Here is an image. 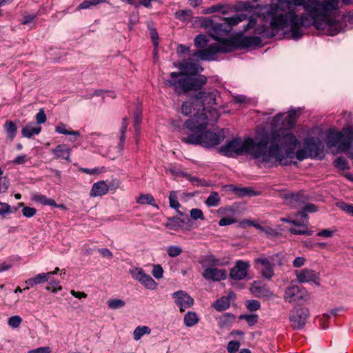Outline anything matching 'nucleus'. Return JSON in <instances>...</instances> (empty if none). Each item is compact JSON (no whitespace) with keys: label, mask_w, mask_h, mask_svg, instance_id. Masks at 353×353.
<instances>
[{"label":"nucleus","mask_w":353,"mask_h":353,"mask_svg":"<svg viewBox=\"0 0 353 353\" xmlns=\"http://www.w3.org/2000/svg\"><path fill=\"white\" fill-rule=\"evenodd\" d=\"M219 52H230L227 39H222L220 42L212 43L205 49L196 50L191 55L194 57H198L201 60L210 61L214 59L215 55Z\"/></svg>","instance_id":"obj_10"},{"label":"nucleus","mask_w":353,"mask_h":353,"mask_svg":"<svg viewBox=\"0 0 353 353\" xmlns=\"http://www.w3.org/2000/svg\"><path fill=\"white\" fill-rule=\"evenodd\" d=\"M253 6L251 3L248 1H238L234 5V9L236 11H244L252 9Z\"/></svg>","instance_id":"obj_52"},{"label":"nucleus","mask_w":353,"mask_h":353,"mask_svg":"<svg viewBox=\"0 0 353 353\" xmlns=\"http://www.w3.org/2000/svg\"><path fill=\"white\" fill-rule=\"evenodd\" d=\"M22 319L17 315L12 316L9 318L8 323L12 328H17L20 326Z\"/></svg>","instance_id":"obj_56"},{"label":"nucleus","mask_w":353,"mask_h":353,"mask_svg":"<svg viewBox=\"0 0 353 353\" xmlns=\"http://www.w3.org/2000/svg\"><path fill=\"white\" fill-rule=\"evenodd\" d=\"M240 319H245L250 326L254 325L258 319L257 315L255 314H245L239 316Z\"/></svg>","instance_id":"obj_58"},{"label":"nucleus","mask_w":353,"mask_h":353,"mask_svg":"<svg viewBox=\"0 0 353 353\" xmlns=\"http://www.w3.org/2000/svg\"><path fill=\"white\" fill-rule=\"evenodd\" d=\"M152 274L154 278L157 279H160L163 277V270L161 265H154L153 267V270L152 271Z\"/></svg>","instance_id":"obj_60"},{"label":"nucleus","mask_w":353,"mask_h":353,"mask_svg":"<svg viewBox=\"0 0 353 353\" xmlns=\"http://www.w3.org/2000/svg\"><path fill=\"white\" fill-rule=\"evenodd\" d=\"M23 215L26 217L30 218L37 213V210L31 207H24L22 210Z\"/></svg>","instance_id":"obj_63"},{"label":"nucleus","mask_w":353,"mask_h":353,"mask_svg":"<svg viewBox=\"0 0 353 353\" xmlns=\"http://www.w3.org/2000/svg\"><path fill=\"white\" fill-rule=\"evenodd\" d=\"M220 197L216 192H212L205 201L208 207H216L220 204Z\"/></svg>","instance_id":"obj_37"},{"label":"nucleus","mask_w":353,"mask_h":353,"mask_svg":"<svg viewBox=\"0 0 353 353\" xmlns=\"http://www.w3.org/2000/svg\"><path fill=\"white\" fill-rule=\"evenodd\" d=\"M300 144V141L292 133L282 132L274 137L269 148L268 154L283 165H289L294 158L302 161L308 158H321L323 156V147L314 138L306 139L303 147L296 151Z\"/></svg>","instance_id":"obj_2"},{"label":"nucleus","mask_w":353,"mask_h":353,"mask_svg":"<svg viewBox=\"0 0 353 353\" xmlns=\"http://www.w3.org/2000/svg\"><path fill=\"white\" fill-rule=\"evenodd\" d=\"M192 12L190 10H182L175 12V17L182 21H189L192 17Z\"/></svg>","instance_id":"obj_48"},{"label":"nucleus","mask_w":353,"mask_h":353,"mask_svg":"<svg viewBox=\"0 0 353 353\" xmlns=\"http://www.w3.org/2000/svg\"><path fill=\"white\" fill-rule=\"evenodd\" d=\"M246 307L251 312L256 311L260 307V303L256 300H249L247 301Z\"/></svg>","instance_id":"obj_62"},{"label":"nucleus","mask_w":353,"mask_h":353,"mask_svg":"<svg viewBox=\"0 0 353 353\" xmlns=\"http://www.w3.org/2000/svg\"><path fill=\"white\" fill-rule=\"evenodd\" d=\"M167 253L170 257H176L182 253V249L179 246L170 245L167 248Z\"/></svg>","instance_id":"obj_55"},{"label":"nucleus","mask_w":353,"mask_h":353,"mask_svg":"<svg viewBox=\"0 0 353 353\" xmlns=\"http://www.w3.org/2000/svg\"><path fill=\"white\" fill-rule=\"evenodd\" d=\"M3 128L7 134V137L9 139L12 141L17 132V128L16 124L12 121H6L3 125Z\"/></svg>","instance_id":"obj_29"},{"label":"nucleus","mask_w":353,"mask_h":353,"mask_svg":"<svg viewBox=\"0 0 353 353\" xmlns=\"http://www.w3.org/2000/svg\"><path fill=\"white\" fill-rule=\"evenodd\" d=\"M169 203H170V207L173 209H175L179 214L183 215V213L179 210L181 204L179 203V202L178 201L176 192L171 191L170 192Z\"/></svg>","instance_id":"obj_32"},{"label":"nucleus","mask_w":353,"mask_h":353,"mask_svg":"<svg viewBox=\"0 0 353 353\" xmlns=\"http://www.w3.org/2000/svg\"><path fill=\"white\" fill-rule=\"evenodd\" d=\"M227 43L230 48V52H231L235 50L259 47L261 44V39L256 36L245 37L243 36V32H241L230 39H227Z\"/></svg>","instance_id":"obj_9"},{"label":"nucleus","mask_w":353,"mask_h":353,"mask_svg":"<svg viewBox=\"0 0 353 353\" xmlns=\"http://www.w3.org/2000/svg\"><path fill=\"white\" fill-rule=\"evenodd\" d=\"M175 67H177L180 72H173L170 74V79L179 80L181 77H190L196 74L198 72V65L190 60H184L182 62L174 63Z\"/></svg>","instance_id":"obj_15"},{"label":"nucleus","mask_w":353,"mask_h":353,"mask_svg":"<svg viewBox=\"0 0 353 353\" xmlns=\"http://www.w3.org/2000/svg\"><path fill=\"white\" fill-rule=\"evenodd\" d=\"M228 8V6L225 4L222 3H218L216 5H213L210 7L206 8L203 10V13L208 14H212L216 12H221L223 14L226 13L225 10H223V9Z\"/></svg>","instance_id":"obj_38"},{"label":"nucleus","mask_w":353,"mask_h":353,"mask_svg":"<svg viewBox=\"0 0 353 353\" xmlns=\"http://www.w3.org/2000/svg\"><path fill=\"white\" fill-rule=\"evenodd\" d=\"M205 129L190 131L191 133L188 134L187 137H182L181 141L188 144L201 145L205 148H212L219 145L223 140V133L210 131L203 132V130Z\"/></svg>","instance_id":"obj_6"},{"label":"nucleus","mask_w":353,"mask_h":353,"mask_svg":"<svg viewBox=\"0 0 353 353\" xmlns=\"http://www.w3.org/2000/svg\"><path fill=\"white\" fill-rule=\"evenodd\" d=\"M290 2L292 8L303 6L307 13L299 17L294 10L285 16L276 17L272 24L283 26L288 21L291 22V36L293 39H299L303 36V27L312 26L318 30H326L330 36L340 32V21L329 17L332 12L339 10L340 0H290ZM343 2L347 4V0H343Z\"/></svg>","instance_id":"obj_1"},{"label":"nucleus","mask_w":353,"mask_h":353,"mask_svg":"<svg viewBox=\"0 0 353 353\" xmlns=\"http://www.w3.org/2000/svg\"><path fill=\"white\" fill-rule=\"evenodd\" d=\"M51 348L48 346L40 347L34 350H31L28 353H50Z\"/></svg>","instance_id":"obj_64"},{"label":"nucleus","mask_w":353,"mask_h":353,"mask_svg":"<svg viewBox=\"0 0 353 353\" xmlns=\"http://www.w3.org/2000/svg\"><path fill=\"white\" fill-rule=\"evenodd\" d=\"M130 273L132 277L134 279L138 281L139 282H140L141 280L143 279L144 276L145 275V272L141 268H134L130 270Z\"/></svg>","instance_id":"obj_49"},{"label":"nucleus","mask_w":353,"mask_h":353,"mask_svg":"<svg viewBox=\"0 0 353 353\" xmlns=\"http://www.w3.org/2000/svg\"><path fill=\"white\" fill-rule=\"evenodd\" d=\"M249 268V262L241 260L237 261L234 266L230 270V278L236 281L244 279L248 276Z\"/></svg>","instance_id":"obj_17"},{"label":"nucleus","mask_w":353,"mask_h":353,"mask_svg":"<svg viewBox=\"0 0 353 353\" xmlns=\"http://www.w3.org/2000/svg\"><path fill=\"white\" fill-rule=\"evenodd\" d=\"M151 332L150 328L148 326H139L137 327L133 332L134 339L136 341L139 340L144 334H149Z\"/></svg>","instance_id":"obj_43"},{"label":"nucleus","mask_w":353,"mask_h":353,"mask_svg":"<svg viewBox=\"0 0 353 353\" xmlns=\"http://www.w3.org/2000/svg\"><path fill=\"white\" fill-rule=\"evenodd\" d=\"M70 148L65 144L58 145L55 148L52 149V153L55 156L56 159H65L70 162Z\"/></svg>","instance_id":"obj_21"},{"label":"nucleus","mask_w":353,"mask_h":353,"mask_svg":"<svg viewBox=\"0 0 353 353\" xmlns=\"http://www.w3.org/2000/svg\"><path fill=\"white\" fill-rule=\"evenodd\" d=\"M336 205L342 211L346 212L350 216H353V204H349L343 201H339Z\"/></svg>","instance_id":"obj_51"},{"label":"nucleus","mask_w":353,"mask_h":353,"mask_svg":"<svg viewBox=\"0 0 353 353\" xmlns=\"http://www.w3.org/2000/svg\"><path fill=\"white\" fill-rule=\"evenodd\" d=\"M289 203L295 208H300L308 201V198L303 192L292 194L287 198Z\"/></svg>","instance_id":"obj_22"},{"label":"nucleus","mask_w":353,"mask_h":353,"mask_svg":"<svg viewBox=\"0 0 353 353\" xmlns=\"http://www.w3.org/2000/svg\"><path fill=\"white\" fill-rule=\"evenodd\" d=\"M251 293L257 297L263 296L264 288L261 285V282L254 281L252 286L250 288Z\"/></svg>","instance_id":"obj_39"},{"label":"nucleus","mask_w":353,"mask_h":353,"mask_svg":"<svg viewBox=\"0 0 353 353\" xmlns=\"http://www.w3.org/2000/svg\"><path fill=\"white\" fill-rule=\"evenodd\" d=\"M141 122V112L137 110L134 113V128L135 130L136 134H139L140 133V125Z\"/></svg>","instance_id":"obj_54"},{"label":"nucleus","mask_w":353,"mask_h":353,"mask_svg":"<svg viewBox=\"0 0 353 353\" xmlns=\"http://www.w3.org/2000/svg\"><path fill=\"white\" fill-rule=\"evenodd\" d=\"M203 264L209 267H215L220 265V261L212 254L206 255L203 260Z\"/></svg>","instance_id":"obj_47"},{"label":"nucleus","mask_w":353,"mask_h":353,"mask_svg":"<svg viewBox=\"0 0 353 353\" xmlns=\"http://www.w3.org/2000/svg\"><path fill=\"white\" fill-rule=\"evenodd\" d=\"M202 25L208 29L209 34L214 40L220 42L222 39H225L221 37L227 35L230 32V27L223 21L221 23L215 22L212 19H205Z\"/></svg>","instance_id":"obj_12"},{"label":"nucleus","mask_w":353,"mask_h":353,"mask_svg":"<svg viewBox=\"0 0 353 353\" xmlns=\"http://www.w3.org/2000/svg\"><path fill=\"white\" fill-rule=\"evenodd\" d=\"M139 283L144 285L145 288L150 290H154L157 287V283L155 281L147 274H145L143 279H142Z\"/></svg>","instance_id":"obj_40"},{"label":"nucleus","mask_w":353,"mask_h":353,"mask_svg":"<svg viewBox=\"0 0 353 353\" xmlns=\"http://www.w3.org/2000/svg\"><path fill=\"white\" fill-rule=\"evenodd\" d=\"M297 281L301 283L313 282L319 285V278L312 270L305 268L294 272Z\"/></svg>","instance_id":"obj_19"},{"label":"nucleus","mask_w":353,"mask_h":353,"mask_svg":"<svg viewBox=\"0 0 353 353\" xmlns=\"http://www.w3.org/2000/svg\"><path fill=\"white\" fill-rule=\"evenodd\" d=\"M65 125L63 123H61L59 125L55 127V131L59 134H63L65 135H74L75 136L73 141L77 139V137L80 135L79 131H73V130H68L65 129Z\"/></svg>","instance_id":"obj_41"},{"label":"nucleus","mask_w":353,"mask_h":353,"mask_svg":"<svg viewBox=\"0 0 353 353\" xmlns=\"http://www.w3.org/2000/svg\"><path fill=\"white\" fill-rule=\"evenodd\" d=\"M32 199L38 203H41L44 205L57 206L56 201L52 199H49L45 195L42 194H34Z\"/></svg>","instance_id":"obj_36"},{"label":"nucleus","mask_w":353,"mask_h":353,"mask_svg":"<svg viewBox=\"0 0 353 353\" xmlns=\"http://www.w3.org/2000/svg\"><path fill=\"white\" fill-rule=\"evenodd\" d=\"M107 0H85L79 4L77 9H88L92 6H97L101 3L106 2Z\"/></svg>","instance_id":"obj_46"},{"label":"nucleus","mask_w":353,"mask_h":353,"mask_svg":"<svg viewBox=\"0 0 353 353\" xmlns=\"http://www.w3.org/2000/svg\"><path fill=\"white\" fill-rule=\"evenodd\" d=\"M190 216L194 220H205V216L202 210L198 208H193L190 210Z\"/></svg>","instance_id":"obj_57"},{"label":"nucleus","mask_w":353,"mask_h":353,"mask_svg":"<svg viewBox=\"0 0 353 353\" xmlns=\"http://www.w3.org/2000/svg\"><path fill=\"white\" fill-rule=\"evenodd\" d=\"M197 103L194 97H191L189 100L185 101L181 106V112L185 116H191L193 117L187 120L185 123V127L189 131L195 130H202L206 128L207 125L216 123L221 115L217 109H211L208 110V116L202 113L201 110H198Z\"/></svg>","instance_id":"obj_4"},{"label":"nucleus","mask_w":353,"mask_h":353,"mask_svg":"<svg viewBox=\"0 0 353 353\" xmlns=\"http://www.w3.org/2000/svg\"><path fill=\"white\" fill-rule=\"evenodd\" d=\"M49 277L47 273H41L36 275L34 277L28 279L26 283L30 287L43 283L48 281Z\"/></svg>","instance_id":"obj_30"},{"label":"nucleus","mask_w":353,"mask_h":353,"mask_svg":"<svg viewBox=\"0 0 353 353\" xmlns=\"http://www.w3.org/2000/svg\"><path fill=\"white\" fill-rule=\"evenodd\" d=\"M137 202L139 204H149L157 209L159 208V206L155 203L154 197L150 194H141L137 199Z\"/></svg>","instance_id":"obj_35"},{"label":"nucleus","mask_w":353,"mask_h":353,"mask_svg":"<svg viewBox=\"0 0 353 353\" xmlns=\"http://www.w3.org/2000/svg\"><path fill=\"white\" fill-rule=\"evenodd\" d=\"M181 223L180 225V228L184 230H190L192 229V222L191 219L186 215L185 218L181 219Z\"/></svg>","instance_id":"obj_61"},{"label":"nucleus","mask_w":353,"mask_h":353,"mask_svg":"<svg viewBox=\"0 0 353 353\" xmlns=\"http://www.w3.org/2000/svg\"><path fill=\"white\" fill-rule=\"evenodd\" d=\"M272 261L266 259V279H271L274 275L273 268L276 265H281L282 259L281 254H276L274 257L270 259Z\"/></svg>","instance_id":"obj_24"},{"label":"nucleus","mask_w":353,"mask_h":353,"mask_svg":"<svg viewBox=\"0 0 353 353\" xmlns=\"http://www.w3.org/2000/svg\"><path fill=\"white\" fill-rule=\"evenodd\" d=\"M283 299L288 303L307 301L310 299V294L302 285L292 284L286 288Z\"/></svg>","instance_id":"obj_13"},{"label":"nucleus","mask_w":353,"mask_h":353,"mask_svg":"<svg viewBox=\"0 0 353 353\" xmlns=\"http://www.w3.org/2000/svg\"><path fill=\"white\" fill-rule=\"evenodd\" d=\"M108 190V185L104 181H101L92 185L90 195L92 197L101 196L107 194Z\"/></svg>","instance_id":"obj_23"},{"label":"nucleus","mask_w":353,"mask_h":353,"mask_svg":"<svg viewBox=\"0 0 353 353\" xmlns=\"http://www.w3.org/2000/svg\"><path fill=\"white\" fill-rule=\"evenodd\" d=\"M256 18H260L262 19V21L265 20V14H262L261 15H259L256 13H254L252 14L248 24L245 26L243 32H246L250 29H252L255 27L256 24Z\"/></svg>","instance_id":"obj_44"},{"label":"nucleus","mask_w":353,"mask_h":353,"mask_svg":"<svg viewBox=\"0 0 353 353\" xmlns=\"http://www.w3.org/2000/svg\"><path fill=\"white\" fill-rule=\"evenodd\" d=\"M181 223V218L174 216L169 218L165 225L170 230H178L180 228Z\"/></svg>","instance_id":"obj_42"},{"label":"nucleus","mask_w":353,"mask_h":353,"mask_svg":"<svg viewBox=\"0 0 353 353\" xmlns=\"http://www.w3.org/2000/svg\"><path fill=\"white\" fill-rule=\"evenodd\" d=\"M240 347V343L237 341H231L228 343L227 350L229 353H236Z\"/></svg>","instance_id":"obj_59"},{"label":"nucleus","mask_w":353,"mask_h":353,"mask_svg":"<svg viewBox=\"0 0 353 353\" xmlns=\"http://www.w3.org/2000/svg\"><path fill=\"white\" fill-rule=\"evenodd\" d=\"M193 97L197 103L198 110H201V112L205 115H209V110L215 109L212 107L216 104V94L214 92L200 91Z\"/></svg>","instance_id":"obj_14"},{"label":"nucleus","mask_w":353,"mask_h":353,"mask_svg":"<svg viewBox=\"0 0 353 353\" xmlns=\"http://www.w3.org/2000/svg\"><path fill=\"white\" fill-rule=\"evenodd\" d=\"M232 190L238 196H254L258 195V193L250 187H245V188H238L233 186Z\"/></svg>","instance_id":"obj_28"},{"label":"nucleus","mask_w":353,"mask_h":353,"mask_svg":"<svg viewBox=\"0 0 353 353\" xmlns=\"http://www.w3.org/2000/svg\"><path fill=\"white\" fill-rule=\"evenodd\" d=\"M246 18L247 16L245 14H237L230 17H224L222 21L229 26L230 31H231L233 26L244 21Z\"/></svg>","instance_id":"obj_27"},{"label":"nucleus","mask_w":353,"mask_h":353,"mask_svg":"<svg viewBox=\"0 0 353 353\" xmlns=\"http://www.w3.org/2000/svg\"><path fill=\"white\" fill-rule=\"evenodd\" d=\"M167 83L172 86L177 94L186 93L189 91L198 90L207 83V78L203 75H193L181 77L179 80L168 79Z\"/></svg>","instance_id":"obj_8"},{"label":"nucleus","mask_w":353,"mask_h":353,"mask_svg":"<svg viewBox=\"0 0 353 353\" xmlns=\"http://www.w3.org/2000/svg\"><path fill=\"white\" fill-rule=\"evenodd\" d=\"M230 305L229 297L223 296L213 303L214 308L218 312H222L228 309Z\"/></svg>","instance_id":"obj_31"},{"label":"nucleus","mask_w":353,"mask_h":353,"mask_svg":"<svg viewBox=\"0 0 353 353\" xmlns=\"http://www.w3.org/2000/svg\"><path fill=\"white\" fill-rule=\"evenodd\" d=\"M199 321L197 314L194 312H188L184 316V324L187 327H192Z\"/></svg>","instance_id":"obj_33"},{"label":"nucleus","mask_w":353,"mask_h":353,"mask_svg":"<svg viewBox=\"0 0 353 353\" xmlns=\"http://www.w3.org/2000/svg\"><path fill=\"white\" fill-rule=\"evenodd\" d=\"M172 296L175 299V303L179 306L181 312L194 304V299L184 291H177Z\"/></svg>","instance_id":"obj_18"},{"label":"nucleus","mask_w":353,"mask_h":353,"mask_svg":"<svg viewBox=\"0 0 353 353\" xmlns=\"http://www.w3.org/2000/svg\"><path fill=\"white\" fill-rule=\"evenodd\" d=\"M326 143L329 147L337 146L339 151L347 152L348 157L353 159V128H345L341 132L329 131Z\"/></svg>","instance_id":"obj_5"},{"label":"nucleus","mask_w":353,"mask_h":353,"mask_svg":"<svg viewBox=\"0 0 353 353\" xmlns=\"http://www.w3.org/2000/svg\"><path fill=\"white\" fill-rule=\"evenodd\" d=\"M107 305L112 310L122 308L125 305V302L119 299H110L107 301Z\"/></svg>","instance_id":"obj_45"},{"label":"nucleus","mask_w":353,"mask_h":353,"mask_svg":"<svg viewBox=\"0 0 353 353\" xmlns=\"http://www.w3.org/2000/svg\"><path fill=\"white\" fill-rule=\"evenodd\" d=\"M41 127L36 126L33 123H29L26 125L21 130V134L23 137L26 138H31L34 135L39 134L41 132Z\"/></svg>","instance_id":"obj_25"},{"label":"nucleus","mask_w":353,"mask_h":353,"mask_svg":"<svg viewBox=\"0 0 353 353\" xmlns=\"http://www.w3.org/2000/svg\"><path fill=\"white\" fill-rule=\"evenodd\" d=\"M235 319V316L231 313H225L218 319V324L220 327H225L231 324Z\"/></svg>","instance_id":"obj_34"},{"label":"nucleus","mask_w":353,"mask_h":353,"mask_svg":"<svg viewBox=\"0 0 353 353\" xmlns=\"http://www.w3.org/2000/svg\"><path fill=\"white\" fill-rule=\"evenodd\" d=\"M294 11L291 6L290 0H279L277 3L274 4L270 10V14L272 15V20L268 28L266 27V38H272L274 37L279 30L284 29H290L291 31V22L288 21L283 26L276 24H272L274 19L278 16H285L290 12Z\"/></svg>","instance_id":"obj_7"},{"label":"nucleus","mask_w":353,"mask_h":353,"mask_svg":"<svg viewBox=\"0 0 353 353\" xmlns=\"http://www.w3.org/2000/svg\"><path fill=\"white\" fill-rule=\"evenodd\" d=\"M202 276L206 280L220 281L227 278V272L224 269H219L216 267H208L203 272Z\"/></svg>","instance_id":"obj_20"},{"label":"nucleus","mask_w":353,"mask_h":353,"mask_svg":"<svg viewBox=\"0 0 353 353\" xmlns=\"http://www.w3.org/2000/svg\"><path fill=\"white\" fill-rule=\"evenodd\" d=\"M334 165L341 170H348L350 168L348 161L342 157L337 158L334 161Z\"/></svg>","instance_id":"obj_53"},{"label":"nucleus","mask_w":353,"mask_h":353,"mask_svg":"<svg viewBox=\"0 0 353 353\" xmlns=\"http://www.w3.org/2000/svg\"><path fill=\"white\" fill-rule=\"evenodd\" d=\"M310 316V310L307 307L294 308L290 311V321L293 329H302Z\"/></svg>","instance_id":"obj_16"},{"label":"nucleus","mask_w":353,"mask_h":353,"mask_svg":"<svg viewBox=\"0 0 353 353\" xmlns=\"http://www.w3.org/2000/svg\"><path fill=\"white\" fill-rule=\"evenodd\" d=\"M208 39L204 34H199L194 39V45L197 48H203L208 43Z\"/></svg>","instance_id":"obj_50"},{"label":"nucleus","mask_w":353,"mask_h":353,"mask_svg":"<svg viewBox=\"0 0 353 353\" xmlns=\"http://www.w3.org/2000/svg\"><path fill=\"white\" fill-rule=\"evenodd\" d=\"M219 152L228 157H235L243 154H250L256 160L258 166L265 162V128H261L257 132L256 140L248 137L242 140L236 137L228 141L219 149Z\"/></svg>","instance_id":"obj_3"},{"label":"nucleus","mask_w":353,"mask_h":353,"mask_svg":"<svg viewBox=\"0 0 353 353\" xmlns=\"http://www.w3.org/2000/svg\"><path fill=\"white\" fill-rule=\"evenodd\" d=\"M318 211V207L313 203L305 202L301 209L298 211L297 216L307 219V213H313Z\"/></svg>","instance_id":"obj_26"},{"label":"nucleus","mask_w":353,"mask_h":353,"mask_svg":"<svg viewBox=\"0 0 353 353\" xmlns=\"http://www.w3.org/2000/svg\"><path fill=\"white\" fill-rule=\"evenodd\" d=\"M299 118L298 111L295 109H291L288 114H278L272 119V125L274 128L290 129L296 123Z\"/></svg>","instance_id":"obj_11"}]
</instances>
